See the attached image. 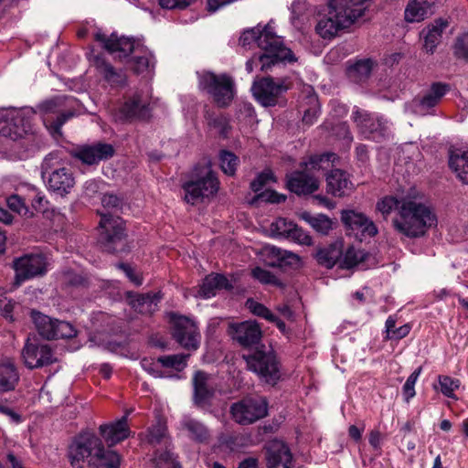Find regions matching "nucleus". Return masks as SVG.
I'll list each match as a JSON object with an SVG mask.
<instances>
[{"mask_svg": "<svg viewBox=\"0 0 468 468\" xmlns=\"http://www.w3.org/2000/svg\"><path fill=\"white\" fill-rule=\"evenodd\" d=\"M367 257L368 254L365 250L350 246L346 250L340 266L344 269H351L365 261Z\"/></svg>", "mask_w": 468, "mask_h": 468, "instance_id": "44", "label": "nucleus"}, {"mask_svg": "<svg viewBox=\"0 0 468 468\" xmlns=\"http://www.w3.org/2000/svg\"><path fill=\"white\" fill-rule=\"evenodd\" d=\"M301 218L307 222L317 232L326 235L333 229L332 220L324 214L313 216L309 212H303Z\"/></svg>", "mask_w": 468, "mask_h": 468, "instance_id": "40", "label": "nucleus"}, {"mask_svg": "<svg viewBox=\"0 0 468 468\" xmlns=\"http://www.w3.org/2000/svg\"><path fill=\"white\" fill-rule=\"evenodd\" d=\"M160 299L157 293L142 294L133 301V307L142 314H152L157 310Z\"/></svg>", "mask_w": 468, "mask_h": 468, "instance_id": "39", "label": "nucleus"}, {"mask_svg": "<svg viewBox=\"0 0 468 468\" xmlns=\"http://www.w3.org/2000/svg\"><path fill=\"white\" fill-rule=\"evenodd\" d=\"M346 19H341L332 8H328V13L322 16L316 26V33L324 39H331L337 36L338 32L348 28Z\"/></svg>", "mask_w": 468, "mask_h": 468, "instance_id": "27", "label": "nucleus"}, {"mask_svg": "<svg viewBox=\"0 0 468 468\" xmlns=\"http://www.w3.org/2000/svg\"><path fill=\"white\" fill-rule=\"evenodd\" d=\"M220 167L222 171L229 176H233L236 172L239 159L229 151H221L219 154Z\"/></svg>", "mask_w": 468, "mask_h": 468, "instance_id": "49", "label": "nucleus"}, {"mask_svg": "<svg viewBox=\"0 0 468 468\" xmlns=\"http://www.w3.org/2000/svg\"><path fill=\"white\" fill-rule=\"evenodd\" d=\"M14 307H15V303L12 300H7V299L0 300V314L6 319H9L10 321H13L12 313H13Z\"/></svg>", "mask_w": 468, "mask_h": 468, "instance_id": "64", "label": "nucleus"}, {"mask_svg": "<svg viewBox=\"0 0 468 468\" xmlns=\"http://www.w3.org/2000/svg\"><path fill=\"white\" fill-rule=\"evenodd\" d=\"M47 259L42 254H26L13 261L16 286H20L25 281L42 276L47 272Z\"/></svg>", "mask_w": 468, "mask_h": 468, "instance_id": "13", "label": "nucleus"}, {"mask_svg": "<svg viewBox=\"0 0 468 468\" xmlns=\"http://www.w3.org/2000/svg\"><path fill=\"white\" fill-rule=\"evenodd\" d=\"M289 239L298 242L299 244L306 246H310L313 243L311 236L296 224L294 225Z\"/></svg>", "mask_w": 468, "mask_h": 468, "instance_id": "59", "label": "nucleus"}, {"mask_svg": "<svg viewBox=\"0 0 468 468\" xmlns=\"http://www.w3.org/2000/svg\"><path fill=\"white\" fill-rule=\"evenodd\" d=\"M101 204L103 207L108 209H118L121 207L122 204V200L121 197L114 194H105L101 197Z\"/></svg>", "mask_w": 468, "mask_h": 468, "instance_id": "61", "label": "nucleus"}, {"mask_svg": "<svg viewBox=\"0 0 468 468\" xmlns=\"http://www.w3.org/2000/svg\"><path fill=\"white\" fill-rule=\"evenodd\" d=\"M114 154L115 149L113 145L104 142L80 145L71 152L74 158L88 165H98L100 162L107 161Z\"/></svg>", "mask_w": 468, "mask_h": 468, "instance_id": "18", "label": "nucleus"}, {"mask_svg": "<svg viewBox=\"0 0 468 468\" xmlns=\"http://www.w3.org/2000/svg\"><path fill=\"white\" fill-rule=\"evenodd\" d=\"M256 42L263 53L258 56L261 69L268 71L272 66L282 62H292L295 58L292 50L286 48L280 37L274 31L271 21L265 26L258 25L245 30L239 37V44L248 47Z\"/></svg>", "mask_w": 468, "mask_h": 468, "instance_id": "1", "label": "nucleus"}, {"mask_svg": "<svg viewBox=\"0 0 468 468\" xmlns=\"http://www.w3.org/2000/svg\"><path fill=\"white\" fill-rule=\"evenodd\" d=\"M326 187L335 197H343L352 189L353 184L345 171L334 169L326 176Z\"/></svg>", "mask_w": 468, "mask_h": 468, "instance_id": "30", "label": "nucleus"}, {"mask_svg": "<svg viewBox=\"0 0 468 468\" xmlns=\"http://www.w3.org/2000/svg\"><path fill=\"white\" fill-rule=\"evenodd\" d=\"M370 0H328L327 6L343 20L346 19L348 27L364 16Z\"/></svg>", "mask_w": 468, "mask_h": 468, "instance_id": "20", "label": "nucleus"}, {"mask_svg": "<svg viewBox=\"0 0 468 468\" xmlns=\"http://www.w3.org/2000/svg\"><path fill=\"white\" fill-rule=\"evenodd\" d=\"M438 380L441 393L448 398H454V391L458 389L461 385L460 380L449 376H439Z\"/></svg>", "mask_w": 468, "mask_h": 468, "instance_id": "50", "label": "nucleus"}, {"mask_svg": "<svg viewBox=\"0 0 468 468\" xmlns=\"http://www.w3.org/2000/svg\"><path fill=\"white\" fill-rule=\"evenodd\" d=\"M251 275L262 284L272 285L279 288L284 287L283 282H281L274 274L261 267H255L252 269Z\"/></svg>", "mask_w": 468, "mask_h": 468, "instance_id": "48", "label": "nucleus"}, {"mask_svg": "<svg viewBox=\"0 0 468 468\" xmlns=\"http://www.w3.org/2000/svg\"><path fill=\"white\" fill-rule=\"evenodd\" d=\"M421 370H422L421 367H419L418 368H416L407 378V380L403 386V388H402L403 396L407 402H409L410 399H412L416 394L414 386H415V383H416L418 378L420 377V375L421 373Z\"/></svg>", "mask_w": 468, "mask_h": 468, "instance_id": "51", "label": "nucleus"}, {"mask_svg": "<svg viewBox=\"0 0 468 468\" xmlns=\"http://www.w3.org/2000/svg\"><path fill=\"white\" fill-rule=\"evenodd\" d=\"M200 86L220 108L228 107L234 99L235 83L228 74L217 75L213 72H205L200 77Z\"/></svg>", "mask_w": 468, "mask_h": 468, "instance_id": "9", "label": "nucleus"}, {"mask_svg": "<svg viewBox=\"0 0 468 468\" xmlns=\"http://www.w3.org/2000/svg\"><path fill=\"white\" fill-rule=\"evenodd\" d=\"M156 468H179L174 454L170 452L160 453L156 458Z\"/></svg>", "mask_w": 468, "mask_h": 468, "instance_id": "58", "label": "nucleus"}, {"mask_svg": "<svg viewBox=\"0 0 468 468\" xmlns=\"http://www.w3.org/2000/svg\"><path fill=\"white\" fill-rule=\"evenodd\" d=\"M341 220L343 224L350 230L360 234L362 237H374L378 233V229L374 222L365 214L355 210H343L341 212Z\"/></svg>", "mask_w": 468, "mask_h": 468, "instance_id": "21", "label": "nucleus"}, {"mask_svg": "<svg viewBox=\"0 0 468 468\" xmlns=\"http://www.w3.org/2000/svg\"><path fill=\"white\" fill-rule=\"evenodd\" d=\"M400 206V199H397L394 197H385L377 203V209L384 216H388L391 211L396 208L399 212V207Z\"/></svg>", "mask_w": 468, "mask_h": 468, "instance_id": "54", "label": "nucleus"}, {"mask_svg": "<svg viewBox=\"0 0 468 468\" xmlns=\"http://www.w3.org/2000/svg\"><path fill=\"white\" fill-rule=\"evenodd\" d=\"M188 357L189 355L183 354L163 356L157 358V362L164 367L174 368L177 371H181L186 367V360Z\"/></svg>", "mask_w": 468, "mask_h": 468, "instance_id": "47", "label": "nucleus"}, {"mask_svg": "<svg viewBox=\"0 0 468 468\" xmlns=\"http://www.w3.org/2000/svg\"><path fill=\"white\" fill-rule=\"evenodd\" d=\"M185 191V201L195 205L204 198L214 196L219 187V182L209 165L195 167L190 179L182 186Z\"/></svg>", "mask_w": 468, "mask_h": 468, "instance_id": "5", "label": "nucleus"}, {"mask_svg": "<svg viewBox=\"0 0 468 468\" xmlns=\"http://www.w3.org/2000/svg\"><path fill=\"white\" fill-rule=\"evenodd\" d=\"M247 308L255 315L268 320H273L274 314L262 303H260L252 299L246 302Z\"/></svg>", "mask_w": 468, "mask_h": 468, "instance_id": "53", "label": "nucleus"}, {"mask_svg": "<svg viewBox=\"0 0 468 468\" xmlns=\"http://www.w3.org/2000/svg\"><path fill=\"white\" fill-rule=\"evenodd\" d=\"M230 413L237 423L250 425L267 416L268 401L264 397H247L233 403Z\"/></svg>", "mask_w": 468, "mask_h": 468, "instance_id": "11", "label": "nucleus"}, {"mask_svg": "<svg viewBox=\"0 0 468 468\" xmlns=\"http://www.w3.org/2000/svg\"><path fill=\"white\" fill-rule=\"evenodd\" d=\"M95 38L109 53L117 54L119 58L127 57L134 49V43L131 38L118 37L116 34L106 36L99 32L95 35Z\"/></svg>", "mask_w": 468, "mask_h": 468, "instance_id": "25", "label": "nucleus"}, {"mask_svg": "<svg viewBox=\"0 0 468 468\" xmlns=\"http://www.w3.org/2000/svg\"><path fill=\"white\" fill-rule=\"evenodd\" d=\"M265 451L268 468H294L292 452L283 441H271Z\"/></svg>", "mask_w": 468, "mask_h": 468, "instance_id": "22", "label": "nucleus"}, {"mask_svg": "<svg viewBox=\"0 0 468 468\" xmlns=\"http://www.w3.org/2000/svg\"><path fill=\"white\" fill-rule=\"evenodd\" d=\"M248 368L254 372L261 381L274 386L281 379V363L272 351L256 350L243 356Z\"/></svg>", "mask_w": 468, "mask_h": 468, "instance_id": "6", "label": "nucleus"}, {"mask_svg": "<svg viewBox=\"0 0 468 468\" xmlns=\"http://www.w3.org/2000/svg\"><path fill=\"white\" fill-rule=\"evenodd\" d=\"M6 204L12 211L21 216H27L29 213V209L25 204L24 199L18 195H11L8 197Z\"/></svg>", "mask_w": 468, "mask_h": 468, "instance_id": "55", "label": "nucleus"}, {"mask_svg": "<svg viewBox=\"0 0 468 468\" xmlns=\"http://www.w3.org/2000/svg\"><path fill=\"white\" fill-rule=\"evenodd\" d=\"M194 1L195 0H159V4L163 8L166 9H185Z\"/></svg>", "mask_w": 468, "mask_h": 468, "instance_id": "62", "label": "nucleus"}, {"mask_svg": "<svg viewBox=\"0 0 468 468\" xmlns=\"http://www.w3.org/2000/svg\"><path fill=\"white\" fill-rule=\"evenodd\" d=\"M208 125L215 127L219 130L221 133H225L227 127V119L223 115H207Z\"/></svg>", "mask_w": 468, "mask_h": 468, "instance_id": "63", "label": "nucleus"}, {"mask_svg": "<svg viewBox=\"0 0 468 468\" xmlns=\"http://www.w3.org/2000/svg\"><path fill=\"white\" fill-rule=\"evenodd\" d=\"M287 90L288 86L283 80L275 81L271 77L254 80L251 87L253 96L264 107L275 106L279 97Z\"/></svg>", "mask_w": 468, "mask_h": 468, "instance_id": "16", "label": "nucleus"}, {"mask_svg": "<svg viewBox=\"0 0 468 468\" xmlns=\"http://www.w3.org/2000/svg\"><path fill=\"white\" fill-rule=\"evenodd\" d=\"M35 113L29 108L7 112L3 121L0 122V135L16 141L32 133V119Z\"/></svg>", "mask_w": 468, "mask_h": 468, "instance_id": "10", "label": "nucleus"}, {"mask_svg": "<svg viewBox=\"0 0 468 468\" xmlns=\"http://www.w3.org/2000/svg\"><path fill=\"white\" fill-rule=\"evenodd\" d=\"M448 27V22L441 18L436 19L420 32L424 39L423 48L427 53L432 54L440 44L443 30Z\"/></svg>", "mask_w": 468, "mask_h": 468, "instance_id": "31", "label": "nucleus"}, {"mask_svg": "<svg viewBox=\"0 0 468 468\" xmlns=\"http://www.w3.org/2000/svg\"><path fill=\"white\" fill-rule=\"evenodd\" d=\"M150 109L146 101L142 100L139 93L128 98L119 109V118L122 121L135 119H146L149 117Z\"/></svg>", "mask_w": 468, "mask_h": 468, "instance_id": "26", "label": "nucleus"}, {"mask_svg": "<svg viewBox=\"0 0 468 468\" xmlns=\"http://www.w3.org/2000/svg\"><path fill=\"white\" fill-rule=\"evenodd\" d=\"M154 57L150 51H144L143 55L135 56L131 59V69L137 74L154 68Z\"/></svg>", "mask_w": 468, "mask_h": 468, "instance_id": "46", "label": "nucleus"}, {"mask_svg": "<svg viewBox=\"0 0 468 468\" xmlns=\"http://www.w3.org/2000/svg\"><path fill=\"white\" fill-rule=\"evenodd\" d=\"M295 223L283 218H279L270 225V232L275 238L289 239Z\"/></svg>", "mask_w": 468, "mask_h": 468, "instance_id": "45", "label": "nucleus"}, {"mask_svg": "<svg viewBox=\"0 0 468 468\" xmlns=\"http://www.w3.org/2000/svg\"><path fill=\"white\" fill-rule=\"evenodd\" d=\"M166 426L162 422H158L149 429L147 441L151 444H159L166 437Z\"/></svg>", "mask_w": 468, "mask_h": 468, "instance_id": "52", "label": "nucleus"}, {"mask_svg": "<svg viewBox=\"0 0 468 468\" xmlns=\"http://www.w3.org/2000/svg\"><path fill=\"white\" fill-rule=\"evenodd\" d=\"M57 156L50 154L42 162L41 174L48 178V188L58 196L64 197L70 193L75 186V177L70 169L57 167Z\"/></svg>", "mask_w": 468, "mask_h": 468, "instance_id": "7", "label": "nucleus"}, {"mask_svg": "<svg viewBox=\"0 0 468 468\" xmlns=\"http://www.w3.org/2000/svg\"><path fill=\"white\" fill-rule=\"evenodd\" d=\"M450 167L464 184H468V149L451 151L449 158Z\"/></svg>", "mask_w": 468, "mask_h": 468, "instance_id": "36", "label": "nucleus"}, {"mask_svg": "<svg viewBox=\"0 0 468 468\" xmlns=\"http://www.w3.org/2000/svg\"><path fill=\"white\" fill-rule=\"evenodd\" d=\"M265 253L272 260L268 264L272 267L291 266L297 268L301 265L300 257L291 251L282 250L275 246H268L265 248Z\"/></svg>", "mask_w": 468, "mask_h": 468, "instance_id": "32", "label": "nucleus"}, {"mask_svg": "<svg viewBox=\"0 0 468 468\" xmlns=\"http://www.w3.org/2000/svg\"><path fill=\"white\" fill-rule=\"evenodd\" d=\"M431 0H410L405 8V20L410 23L424 20L431 12Z\"/></svg>", "mask_w": 468, "mask_h": 468, "instance_id": "35", "label": "nucleus"}, {"mask_svg": "<svg viewBox=\"0 0 468 468\" xmlns=\"http://www.w3.org/2000/svg\"><path fill=\"white\" fill-rule=\"evenodd\" d=\"M342 256V243L335 242L327 247L319 249L315 258L319 264L333 268Z\"/></svg>", "mask_w": 468, "mask_h": 468, "instance_id": "37", "label": "nucleus"}, {"mask_svg": "<svg viewBox=\"0 0 468 468\" xmlns=\"http://www.w3.org/2000/svg\"><path fill=\"white\" fill-rule=\"evenodd\" d=\"M334 153L313 155L307 162L301 164V170L293 171L286 176L287 188L298 195L306 196L318 190L320 182L314 175L319 170H325L336 160Z\"/></svg>", "mask_w": 468, "mask_h": 468, "instance_id": "4", "label": "nucleus"}, {"mask_svg": "<svg viewBox=\"0 0 468 468\" xmlns=\"http://www.w3.org/2000/svg\"><path fill=\"white\" fill-rule=\"evenodd\" d=\"M449 90L450 86L446 83H432L421 98L414 100L415 112L420 115L431 113V110L439 104Z\"/></svg>", "mask_w": 468, "mask_h": 468, "instance_id": "23", "label": "nucleus"}, {"mask_svg": "<svg viewBox=\"0 0 468 468\" xmlns=\"http://www.w3.org/2000/svg\"><path fill=\"white\" fill-rule=\"evenodd\" d=\"M100 432L109 446H113L130 436L127 418L122 417L114 423L100 426Z\"/></svg>", "mask_w": 468, "mask_h": 468, "instance_id": "28", "label": "nucleus"}, {"mask_svg": "<svg viewBox=\"0 0 468 468\" xmlns=\"http://www.w3.org/2000/svg\"><path fill=\"white\" fill-rule=\"evenodd\" d=\"M30 314L37 331L47 340L71 338L77 335L76 329L69 322L51 318L36 310H32Z\"/></svg>", "mask_w": 468, "mask_h": 468, "instance_id": "12", "label": "nucleus"}, {"mask_svg": "<svg viewBox=\"0 0 468 468\" xmlns=\"http://www.w3.org/2000/svg\"><path fill=\"white\" fill-rule=\"evenodd\" d=\"M453 54L457 58L468 60V32L457 37Z\"/></svg>", "mask_w": 468, "mask_h": 468, "instance_id": "57", "label": "nucleus"}, {"mask_svg": "<svg viewBox=\"0 0 468 468\" xmlns=\"http://www.w3.org/2000/svg\"><path fill=\"white\" fill-rule=\"evenodd\" d=\"M273 179V174L271 171H264L261 173L251 183L250 188L254 192H259L262 189L265 184Z\"/></svg>", "mask_w": 468, "mask_h": 468, "instance_id": "60", "label": "nucleus"}, {"mask_svg": "<svg viewBox=\"0 0 468 468\" xmlns=\"http://www.w3.org/2000/svg\"><path fill=\"white\" fill-rule=\"evenodd\" d=\"M180 427L186 432L187 437L197 443H207L210 440L208 428L200 420L185 416L180 421Z\"/></svg>", "mask_w": 468, "mask_h": 468, "instance_id": "29", "label": "nucleus"}, {"mask_svg": "<svg viewBox=\"0 0 468 468\" xmlns=\"http://www.w3.org/2000/svg\"><path fill=\"white\" fill-rule=\"evenodd\" d=\"M209 376L204 371H197L193 377V401L199 409H208L215 395V389L208 384Z\"/></svg>", "mask_w": 468, "mask_h": 468, "instance_id": "24", "label": "nucleus"}, {"mask_svg": "<svg viewBox=\"0 0 468 468\" xmlns=\"http://www.w3.org/2000/svg\"><path fill=\"white\" fill-rule=\"evenodd\" d=\"M63 100L61 98H55L44 101L39 105L40 111L45 114L44 117H53L52 114H58L62 109Z\"/></svg>", "mask_w": 468, "mask_h": 468, "instance_id": "56", "label": "nucleus"}, {"mask_svg": "<svg viewBox=\"0 0 468 468\" xmlns=\"http://www.w3.org/2000/svg\"><path fill=\"white\" fill-rule=\"evenodd\" d=\"M21 356L26 367L30 369L47 367L57 361L51 347L36 336L27 339Z\"/></svg>", "mask_w": 468, "mask_h": 468, "instance_id": "14", "label": "nucleus"}, {"mask_svg": "<svg viewBox=\"0 0 468 468\" xmlns=\"http://www.w3.org/2000/svg\"><path fill=\"white\" fill-rule=\"evenodd\" d=\"M69 458L74 468H82L85 462L91 468H119L120 456L106 450L101 440L92 432L84 431L69 448Z\"/></svg>", "mask_w": 468, "mask_h": 468, "instance_id": "2", "label": "nucleus"}, {"mask_svg": "<svg viewBox=\"0 0 468 468\" xmlns=\"http://www.w3.org/2000/svg\"><path fill=\"white\" fill-rule=\"evenodd\" d=\"M229 333L239 346L249 348L258 345L262 336L260 324L255 321H244L229 324Z\"/></svg>", "mask_w": 468, "mask_h": 468, "instance_id": "19", "label": "nucleus"}, {"mask_svg": "<svg viewBox=\"0 0 468 468\" xmlns=\"http://www.w3.org/2000/svg\"><path fill=\"white\" fill-rule=\"evenodd\" d=\"M99 227V242L105 251L115 253L125 250L126 235L123 221L120 217L101 214Z\"/></svg>", "mask_w": 468, "mask_h": 468, "instance_id": "8", "label": "nucleus"}, {"mask_svg": "<svg viewBox=\"0 0 468 468\" xmlns=\"http://www.w3.org/2000/svg\"><path fill=\"white\" fill-rule=\"evenodd\" d=\"M75 116V112L73 110H60L56 117H44L45 125L53 133H61L62 125L68 122L69 119Z\"/></svg>", "mask_w": 468, "mask_h": 468, "instance_id": "43", "label": "nucleus"}, {"mask_svg": "<svg viewBox=\"0 0 468 468\" xmlns=\"http://www.w3.org/2000/svg\"><path fill=\"white\" fill-rule=\"evenodd\" d=\"M420 199L419 195L400 198L399 212L393 219L395 229L408 238L424 236L437 221L435 214Z\"/></svg>", "mask_w": 468, "mask_h": 468, "instance_id": "3", "label": "nucleus"}, {"mask_svg": "<svg viewBox=\"0 0 468 468\" xmlns=\"http://www.w3.org/2000/svg\"><path fill=\"white\" fill-rule=\"evenodd\" d=\"M353 120L366 138L379 141L388 133L387 122L364 110L356 109L353 112Z\"/></svg>", "mask_w": 468, "mask_h": 468, "instance_id": "17", "label": "nucleus"}, {"mask_svg": "<svg viewBox=\"0 0 468 468\" xmlns=\"http://www.w3.org/2000/svg\"><path fill=\"white\" fill-rule=\"evenodd\" d=\"M18 373L10 361L0 363V391L6 392L15 388L18 382Z\"/></svg>", "mask_w": 468, "mask_h": 468, "instance_id": "38", "label": "nucleus"}, {"mask_svg": "<svg viewBox=\"0 0 468 468\" xmlns=\"http://www.w3.org/2000/svg\"><path fill=\"white\" fill-rule=\"evenodd\" d=\"M232 288L231 283L223 274L207 275L200 285L198 296L207 299L216 295L217 290Z\"/></svg>", "mask_w": 468, "mask_h": 468, "instance_id": "34", "label": "nucleus"}, {"mask_svg": "<svg viewBox=\"0 0 468 468\" xmlns=\"http://www.w3.org/2000/svg\"><path fill=\"white\" fill-rule=\"evenodd\" d=\"M373 64L374 62L370 58L359 60L348 68V75L354 81H364L369 77Z\"/></svg>", "mask_w": 468, "mask_h": 468, "instance_id": "42", "label": "nucleus"}, {"mask_svg": "<svg viewBox=\"0 0 468 468\" xmlns=\"http://www.w3.org/2000/svg\"><path fill=\"white\" fill-rule=\"evenodd\" d=\"M172 335L176 341L184 348L197 350L200 344V333L197 324L186 316L173 314Z\"/></svg>", "mask_w": 468, "mask_h": 468, "instance_id": "15", "label": "nucleus"}, {"mask_svg": "<svg viewBox=\"0 0 468 468\" xmlns=\"http://www.w3.org/2000/svg\"><path fill=\"white\" fill-rule=\"evenodd\" d=\"M95 65L97 69L103 76L104 80L112 87H123L126 85V74L122 70L115 69V68L104 58L97 57L95 59Z\"/></svg>", "mask_w": 468, "mask_h": 468, "instance_id": "33", "label": "nucleus"}, {"mask_svg": "<svg viewBox=\"0 0 468 468\" xmlns=\"http://www.w3.org/2000/svg\"><path fill=\"white\" fill-rule=\"evenodd\" d=\"M303 116V122L312 125L317 119L320 112V104L315 94L307 95L304 98V103L302 105Z\"/></svg>", "mask_w": 468, "mask_h": 468, "instance_id": "41", "label": "nucleus"}]
</instances>
